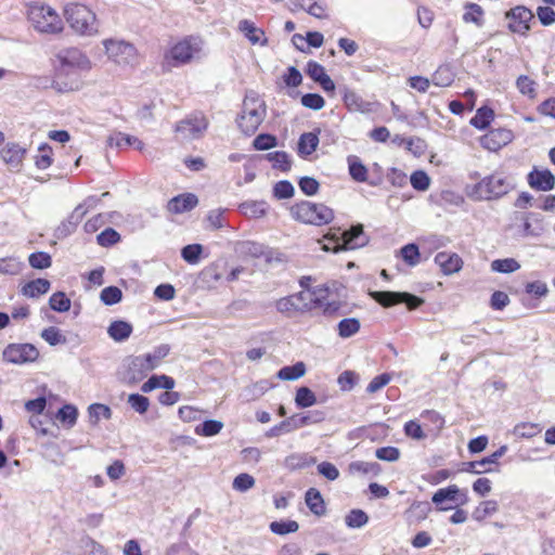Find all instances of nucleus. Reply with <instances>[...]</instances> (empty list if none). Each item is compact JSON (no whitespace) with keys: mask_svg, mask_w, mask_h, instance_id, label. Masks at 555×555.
<instances>
[{"mask_svg":"<svg viewBox=\"0 0 555 555\" xmlns=\"http://www.w3.org/2000/svg\"><path fill=\"white\" fill-rule=\"evenodd\" d=\"M516 186L511 175L495 171L475 184L466 186V195L474 201H496Z\"/></svg>","mask_w":555,"mask_h":555,"instance_id":"f257e3e1","label":"nucleus"},{"mask_svg":"<svg viewBox=\"0 0 555 555\" xmlns=\"http://www.w3.org/2000/svg\"><path fill=\"white\" fill-rule=\"evenodd\" d=\"M292 218L304 224L322 227L328 224L334 219L332 208L323 203H313L310 201H300L289 208Z\"/></svg>","mask_w":555,"mask_h":555,"instance_id":"f03ea898","label":"nucleus"},{"mask_svg":"<svg viewBox=\"0 0 555 555\" xmlns=\"http://www.w3.org/2000/svg\"><path fill=\"white\" fill-rule=\"evenodd\" d=\"M266 114L267 108L263 100L256 92L250 91L244 98L237 126L243 133L250 135L259 128Z\"/></svg>","mask_w":555,"mask_h":555,"instance_id":"7ed1b4c3","label":"nucleus"},{"mask_svg":"<svg viewBox=\"0 0 555 555\" xmlns=\"http://www.w3.org/2000/svg\"><path fill=\"white\" fill-rule=\"evenodd\" d=\"M204 41L199 37L189 36L177 42L165 54V61L169 66L178 67L185 65L203 55Z\"/></svg>","mask_w":555,"mask_h":555,"instance_id":"20e7f679","label":"nucleus"},{"mask_svg":"<svg viewBox=\"0 0 555 555\" xmlns=\"http://www.w3.org/2000/svg\"><path fill=\"white\" fill-rule=\"evenodd\" d=\"M321 305L322 298L314 296V293L305 291L282 297L275 301L276 310L287 318L310 311Z\"/></svg>","mask_w":555,"mask_h":555,"instance_id":"39448f33","label":"nucleus"},{"mask_svg":"<svg viewBox=\"0 0 555 555\" xmlns=\"http://www.w3.org/2000/svg\"><path fill=\"white\" fill-rule=\"evenodd\" d=\"M325 238L328 243L323 246V249L333 253L360 248L365 246L369 242V237L364 233L362 224L352 225L349 230L344 231L340 236L337 234H328Z\"/></svg>","mask_w":555,"mask_h":555,"instance_id":"423d86ee","label":"nucleus"},{"mask_svg":"<svg viewBox=\"0 0 555 555\" xmlns=\"http://www.w3.org/2000/svg\"><path fill=\"white\" fill-rule=\"evenodd\" d=\"M64 12L67 23L76 33L91 36L98 31L95 14L88 7L70 3Z\"/></svg>","mask_w":555,"mask_h":555,"instance_id":"0eeeda50","label":"nucleus"},{"mask_svg":"<svg viewBox=\"0 0 555 555\" xmlns=\"http://www.w3.org/2000/svg\"><path fill=\"white\" fill-rule=\"evenodd\" d=\"M28 21L41 34H57L63 30V22L50 7L33 5L28 10Z\"/></svg>","mask_w":555,"mask_h":555,"instance_id":"6e6552de","label":"nucleus"},{"mask_svg":"<svg viewBox=\"0 0 555 555\" xmlns=\"http://www.w3.org/2000/svg\"><path fill=\"white\" fill-rule=\"evenodd\" d=\"M103 46L108 59L118 65H133L138 61L137 49L128 41L105 39Z\"/></svg>","mask_w":555,"mask_h":555,"instance_id":"1a4fd4ad","label":"nucleus"},{"mask_svg":"<svg viewBox=\"0 0 555 555\" xmlns=\"http://www.w3.org/2000/svg\"><path fill=\"white\" fill-rule=\"evenodd\" d=\"M431 501L438 511L447 512L456 506L465 505L468 502V496L465 490H461L456 485H451L437 490L433 494Z\"/></svg>","mask_w":555,"mask_h":555,"instance_id":"9d476101","label":"nucleus"},{"mask_svg":"<svg viewBox=\"0 0 555 555\" xmlns=\"http://www.w3.org/2000/svg\"><path fill=\"white\" fill-rule=\"evenodd\" d=\"M370 296L386 308L403 302L413 310L424 302L421 297L406 292L374 291L370 292Z\"/></svg>","mask_w":555,"mask_h":555,"instance_id":"9b49d317","label":"nucleus"},{"mask_svg":"<svg viewBox=\"0 0 555 555\" xmlns=\"http://www.w3.org/2000/svg\"><path fill=\"white\" fill-rule=\"evenodd\" d=\"M153 371L144 357L132 356L125 360L121 379L127 384H137L143 380L147 374Z\"/></svg>","mask_w":555,"mask_h":555,"instance_id":"f8f14e48","label":"nucleus"},{"mask_svg":"<svg viewBox=\"0 0 555 555\" xmlns=\"http://www.w3.org/2000/svg\"><path fill=\"white\" fill-rule=\"evenodd\" d=\"M2 356L4 361L21 365L35 362L39 351L33 344H10L4 348Z\"/></svg>","mask_w":555,"mask_h":555,"instance_id":"ddd939ff","label":"nucleus"},{"mask_svg":"<svg viewBox=\"0 0 555 555\" xmlns=\"http://www.w3.org/2000/svg\"><path fill=\"white\" fill-rule=\"evenodd\" d=\"M55 57L60 63L61 69L68 68V69L88 70L91 68L90 60L78 48L61 49L55 54Z\"/></svg>","mask_w":555,"mask_h":555,"instance_id":"4468645a","label":"nucleus"},{"mask_svg":"<svg viewBox=\"0 0 555 555\" xmlns=\"http://www.w3.org/2000/svg\"><path fill=\"white\" fill-rule=\"evenodd\" d=\"M208 120L202 114L193 115L176 124L175 131L182 140H194L199 138L207 129Z\"/></svg>","mask_w":555,"mask_h":555,"instance_id":"2eb2a0df","label":"nucleus"},{"mask_svg":"<svg viewBox=\"0 0 555 555\" xmlns=\"http://www.w3.org/2000/svg\"><path fill=\"white\" fill-rule=\"evenodd\" d=\"M505 17L509 20L508 29L512 33L526 35L530 29V21L533 18L532 12L526 7L518 5L505 13Z\"/></svg>","mask_w":555,"mask_h":555,"instance_id":"dca6fc26","label":"nucleus"},{"mask_svg":"<svg viewBox=\"0 0 555 555\" xmlns=\"http://www.w3.org/2000/svg\"><path fill=\"white\" fill-rule=\"evenodd\" d=\"M514 139L512 130L506 128L491 129L480 138V145L491 152H496Z\"/></svg>","mask_w":555,"mask_h":555,"instance_id":"f3484780","label":"nucleus"},{"mask_svg":"<svg viewBox=\"0 0 555 555\" xmlns=\"http://www.w3.org/2000/svg\"><path fill=\"white\" fill-rule=\"evenodd\" d=\"M26 149L16 142H8L0 150V157L11 171H20Z\"/></svg>","mask_w":555,"mask_h":555,"instance_id":"a211bd4d","label":"nucleus"},{"mask_svg":"<svg viewBox=\"0 0 555 555\" xmlns=\"http://www.w3.org/2000/svg\"><path fill=\"white\" fill-rule=\"evenodd\" d=\"M527 182L531 189L547 192L555 188V176L550 169L533 168L527 176Z\"/></svg>","mask_w":555,"mask_h":555,"instance_id":"6ab92c4d","label":"nucleus"},{"mask_svg":"<svg viewBox=\"0 0 555 555\" xmlns=\"http://www.w3.org/2000/svg\"><path fill=\"white\" fill-rule=\"evenodd\" d=\"M507 451V446H501L495 452L491 455L483 457L480 461H472L465 463V472H469L473 474H483L491 473L494 470L493 465H498V460L503 456Z\"/></svg>","mask_w":555,"mask_h":555,"instance_id":"aec40b11","label":"nucleus"},{"mask_svg":"<svg viewBox=\"0 0 555 555\" xmlns=\"http://www.w3.org/2000/svg\"><path fill=\"white\" fill-rule=\"evenodd\" d=\"M198 204V198L193 193H183L172 197L167 205V208L172 214H183L192 210Z\"/></svg>","mask_w":555,"mask_h":555,"instance_id":"412c9836","label":"nucleus"},{"mask_svg":"<svg viewBox=\"0 0 555 555\" xmlns=\"http://www.w3.org/2000/svg\"><path fill=\"white\" fill-rule=\"evenodd\" d=\"M435 262L446 275L459 272L463 266V261L457 254L446 251L438 253L435 257Z\"/></svg>","mask_w":555,"mask_h":555,"instance_id":"4be33fe9","label":"nucleus"},{"mask_svg":"<svg viewBox=\"0 0 555 555\" xmlns=\"http://www.w3.org/2000/svg\"><path fill=\"white\" fill-rule=\"evenodd\" d=\"M238 30L249 40L251 44L267 46L268 39L264 31L255 26L249 20H242L238 23Z\"/></svg>","mask_w":555,"mask_h":555,"instance_id":"5701e85b","label":"nucleus"},{"mask_svg":"<svg viewBox=\"0 0 555 555\" xmlns=\"http://www.w3.org/2000/svg\"><path fill=\"white\" fill-rule=\"evenodd\" d=\"M325 417V412L321 410L308 411L302 414H294L291 416L295 430L305 426L322 423Z\"/></svg>","mask_w":555,"mask_h":555,"instance_id":"b1692460","label":"nucleus"},{"mask_svg":"<svg viewBox=\"0 0 555 555\" xmlns=\"http://www.w3.org/2000/svg\"><path fill=\"white\" fill-rule=\"evenodd\" d=\"M269 207L266 201H246L238 206V209L244 216L258 219L267 215Z\"/></svg>","mask_w":555,"mask_h":555,"instance_id":"393cba45","label":"nucleus"},{"mask_svg":"<svg viewBox=\"0 0 555 555\" xmlns=\"http://www.w3.org/2000/svg\"><path fill=\"white\" fill-rule=\"evenodd\" d=\"M133 327L132 325L122 320L113 321L107 327L108 336L115 341H125L132 334Z\"/></svg>","mask_w":555,"mask_h":555,"instance_id":"a878e982","label":"nucleus"},{"mask_svg":"<svg viewBox=\"0 0 555 555\" xmlns=\"http://www.w3.org/2000/svg\"><path fill=\"white\" fill-rule=\"evenodd\" d=\"M305 501L311 513L315 516H323L325 514V503L321 492L318 489H308L305 494Z\"/></svg>","mask_w":555,"mask_h":555,"instance_id":"bb28decb","label":"nucleus"},{"mask_svg":"<svg viewBox=\"0 0 555 555\" xmlns=\"http://www.w3.org/2000/svg\"><path fill=\"white\" fill-rule=\"evenodd\" d=\"M50 286L51 284L47 279L39 278L26 283L22 288V294L29 298H37L48 293Z\"/></svg>","mask_w":555,"mask_h":555,"instance_id":"cd10ccee","label":"nucleus"},{"mask_svg":"<svg viewBox=\"0 0 555 555\" xmlns=\"http://www.w3.org/2000/svg\"><path fill=\"white\" fill-rule=\"evenodd\" d=\"M86 214L87 209L83 208V205H78L68 216V218L64 222H62L57 231L63 235L70 234L76 229L78 223L82 220Z\"/></svg>","mask_w":555,"mask_h":555,"instance_id":"c85d7f7f","label":"nucleus"},{"mask_svg":"<svg viewBox=\"0 0 555 555\" xmlns=\"http://www.w3.org/2000/svg\"><path fill=\"white\" fill-rule=\"evenodd\" d=\"M175 387V379L167 375H153L141 387L143 392H150L156 388L171 390Z\"/></svg>","mask_w":555,"mask_h":555,"instance_id":"c756f323","label":"nucleus"},{"mask_svg":"<svg viewBox=\"0 0 555 555\" xmlns=\"http://www.w3.org/2000/svg\"><path fill=\"white\" fill-rule=\"evenodd\" d=\"M319 145V137L314 132H305L298 140V154L307 157L311 155Z\"/></svg>","mask_w":555,"mask_h":555,"instance_id":"7c9ffc66","label":"nucleus"},{"mask_svg":"<svg viewBox=\"0 0 555 555\" xmlns=\"http://www.w3.org/2000/svg\"><path fill=\"white\" fill-rule=\"evenodd\" d=\"M464 14H463V21L464 23H473L477 27L483 26V15L485 11L481 8V5L473 2H467L464 5Z\"/></svg>","mask_w":555,"mask_h":555,"instance_id":"2f4dec72","label":"nucleus"},{"mask_svg":"<svg viewBox=\"0 0 555 555\" xmlns=\"http://www.w3.org/2000/svg\"><path fill=\"white\" fill-rule=\"evenodd\" d=\"M494 112L488 106H481L477 109L475 116L470 119V125L479 130H485L493 120Z\"/></svg>","mask_w":555,"mask_h":555,"instance_id":"473e14b6","label":"nucleus"},{"mask_svg":"<svg viewBox=\"0 0 555 555\" xmlns=\"http://www.w3.org/2000/svg\"><path fill=\"white\" fill-rule=\"evenodd\" d=\"M347 160L350 177L357 182H365L367 180V168L359 157L349 156Z\"/></svg>","mask_w":555,"mask_h":555,"instance_id":"72a5a7b5","label":"nucleus"},{"mask_svg":"<svg viewBox=\"0 0 555 555\" xmlns=\"http://www.w3.org/2000/svg\"><path fill=\"white\" fill-rule=\"evenodd\" d=\"M361 324L357 318H345L337 324L338 336L349 338L360 331Z\"/></svg>","mask_w":555,"mask_h":555,"instance_id":"f704fd0d","label":"nucleus"},{"mask_svg":"<svg viewBox=\"0 0 555 555\" xmlns=\"http://www.w3.org/2000/svg\"><path fill=\"white\" fill-rule=\"evenodd\" d=\"M264 157L272 164L274 169H279L281 171H288L291 169L292 163L289 155L284 151L271 152L266 154Z\"/></svg>","mask_w":555,"mask_h":555,"instance_id":"c9c22d12","label":"nucleus"},{"mask_svg":"<svg viewBox=\"0 0 555 555\" xmlns=\"http://www.w3.org/2000/svg\"><path fill=\"white\" fill-rule=\"evenodd\" d=\"M170 352V347L167 344L159 345L153 349L152 352L146 354H142L149 365L152 366V370H155L159 366L162 360L166 358Z\"/></svg>","mask_w":555,"mask_h":555,"instance_id":"e433bc0d","label":"nucleus"},{"mask_svg":"<svg viewBox=\"0 0 555 555\" xmlns=\"http://www.w3.org/2000/svg\"><path fill=\"white\" fill-rule=\"evenodd\" d=\"M314 462V457H309L307 454L293 453L285 457L284 465L285 467L295 470L310 466Z\"/></svg>","mask_w":555,"mask_h":555,"instance_id":"4c0bfd02","label":"nucleus"},{"mask_svg":"<svg viewBox=\"0 0 555 555\" xmlns=\"http://www.w3.org/2000/svg\"><path fill=\"white\" fill-rule=\"evenodd\" d=\"M315 402H317V397L310 388L302 386L297 389L296 396H295V403H296L297 408H299V409L310 408L313 404H315Z\"/></svg>","mask_w":555,"mask_h":555,"instance_id":"58836bf2","label":"nucleus"},{"mask_svg":"<svg viewBox=\"0 0 555 555\" xmlns=\"http://www.w3.org/2000/svg\"><path fill=\"white\" fill-rule=\"evenodd\" d=\"M306 373V366L302 362H297L294 365L282 367L278 372V377L283 380H296L304 376Z\"/></svg>","mask_w":555,"mask_h":555,"instance_id":"ea45409f","label":"nucleus"},{"mask_svg":"<svg viewBox=\"0 0 555 555\" xmlns=\"http://www.w3.org/2000/svg\"><path fill=\"white\" fill-rule=\"evenodd\" d=\"M400 256L403 261L410 266L415 267L420 263V249L415 243H409L400 248Z\"/></svg>","mask_w":555,"mask_h":555,"instance_id":"a19ab883","label":"nucleus"},{"mask_svg":"<svg viewBox=\"0 0 555 555\" xmlns=\"http://www.w3.org/2000/svg\"><path fill=\"white\" fill-rule=\"evenodd\" d=\"M271 532L278 535H285L288 533L297 532L299 525L295 520H279L272 521L269 526Z\"/></svg>","mask_w":555,"mask_h":555,"instance_id":"79ce46f5","label":"nucleus"},{"mask_svg":"<svg viewBox=\"0 0 555 555\" xmlns=\"http://www.w3.org/2000/svg\"><path fill=\"white\" fill-rule=\"evenodd\" d=\"M223 428V423L217 420H207L195 428L198 436L211 437L218 435Z\"/></svg>","mask_w":555,"mask_h":555,"instance_id":"37998d69","label":"nucleus"},{"mask_svg":"<svg viewBox=\"0 0 555 555\" xmlns=\"http://www.w3.org/2000/svg\"><path fill=\"white\" fill-rule=\"evenodd\" d=\"M264 245L260 244V243H257V242H251V241H246V242H243L240 244V247H238V251L241 255L245 256V257H251V258H260L264 255Z\"/></svg>","mask_w":555,"mask_h":555,"instance_id":"c03bdc74","label":"nucleus"},{"mask_svg":"<svg viewBox=\"0 0 555 555\" xmlns=\"http://www.w3.org/2000/svg\"><path fill=\"white\" fill-rule=\"evenodd\" d=\"M78 416V410L73 404H65L63 405L56 414V418L63 423L66 424L68 427H73L77 422Z\"/></svg>","mask_w":555,"mask_h":555,"instance_id":"a18cd8bd","label":"nucleus"},{"mask_svg":"<svg viewBox=\"0 0 555 555\" xmlns=\"http://www.w3.org/2000/svg\"><path fill=\"white\" fill-rule=\"evenodd\" d=\"M346 526L349 528H361L369 522L367 514L362 509H351L345 517Z\"/></svg>","mask_w":555,"mask_h":555,"instance_id":"49530a36","label":"nucleus"},{"mask_svg":"<svg viewBox=\"0 0 555 555\" xmlns=\"http://www.w3.org/2000/svg\"><path fill=\"white\" fill-rule=\"evenodd\" d=\"M351 474L376 475L379 472V465L375 462L356 461L349 464Z\"/></svg>","mask_w":555,"mask_h":555,"instance_id":"de8ad7c7","label":"nucleus"},{"mask_svg":"<svg viewBox=\"0 0 555 555\" xmlns=\"http://www.w3.org/2000/svg\"><path fill=\"white\" fill-rule=\"evenodd\" d=\"M88 414L92 424H98L101 417L109 420L112 416V410L109 406L102 403H92L88 408Z\"/></svg>","mask_w":555,"mask_h":555,"instance_id":"09e8293b","label":"nucleus"},{"mask_svg":"<svg viewBox=\"0 0 555 555\" xmlns=\"http://www.w3.org/2000/svg\"><path fill=\"white\" fill-rule=\"evenodd\" d=\"M49 306L56 312H66L70 309V299L63 292H56L51 295Z\"/></svg>","mask_w":555,"mask_h":555,"instance_id":"8fccbe9b","label":"nucleus"},{"mask_svg":"<svg viewBox=\"0 0 555 555\" xmlns=\"http://www.w3.org/2000/svg\"><path fill=\"white\" fill-rule=\"evenodd\" d=\"M100 299L104 305L113 306L122 299V292L117 286H107L101 291Z\"/></svg>","mask_w":555,"mask_h":555,"instance_id":"3c124183","label":"nucleus"},{"mask_svg":"<svg viewBox=\"0 0 555 555\" xmlns=\"http://www.w3.org/2000/svg\"><path fill=\"white\" fill-rule=\"evenodd\" d=\"M202 253L203 246L201 244H190L181 249V257L185 262L196 264L199 262Z\"/></svg>","mask_w":555,"mask_h":555,"instance_id":"603ef678","label":"nucleus"},{"mask_svg":"<svg viewBox=\"0 0 555 555\" xmlns=\"http://www.w3.org/2000/svg\"><path fill=\"white\" fill-rule=\"evenodd\" d=\"M28 262L31 268L42 270L51 267L52 258L46 251H36L29 255Z\"/></svg>","mask_w":555,"mask_h":555,"instance_id":"864d4df0","label":"nucleus"},{"mask_svg":"<svg viewBox=\"0 0 555 555\" xmlns=\"http://www.w3.org/2000/svg\"><path fill=\"white\" fill-rule=\"evenodd\" d=\"M22 268L23 263L15 257L0 258V274L16 275Z\"/></svg>","mask_w":555,"mask_h":555,"instance_id":"5fc2aeb1","label":"nucleus"},{"mask_svg":"<svg viewBox=\"0 0 555 555\" xmlns=\"http://www.w3.org/2000/svg\"><path fill=\"white\" fill-rule=\"evenodd\" d=\"M519 268L520 264L513 258L496 259L491 262L492 271L500 273H512Z\"/></svg>","mask_w":555,"mask_h":555,"instance_id":"6e6d98bb","label":"nucleus"},{"mask_svg":"<svg viewBox=\"0 0 555 555\" xmlns=\"http://www.w3.org/2000/svg\"><path fill=\"white\" fill-rule=\"evenodd\" d=\"M41 338L44 339L50 346H56L66 343V337L62 334L61 330L55 326H49L41 332Z\"/></svg>","mask_w":555,"mask_h":555,"instance_id":"4d7b16f0","label":"nucleus"},{"mask_svg":"<svg viewBox=\"0 0 555 555\" xmlns=\"http://www.w3.org/2000/svg\"><path fill=\"white\" fill-rule=\"evenodd\" d=\"M127 402L131 406V409L139 414L146 413L150 408L149 398L140 393L129 395Z\"/></svg>","mask_w":555,"mask_h":555,"instance_id":"13d9d810","label":"nucleus"},{"mask_svg":"<svg viewBox=\"0 0 555 555\" xmlns=\"http://www.w3.org/2000/svg\"><path fill=\"white\" fill-rule=\"evenodd\" d=\"M343 99L346 106L352 111H362L364 101L362 98L357 94L354 91L350 90L347 87L343 89Z\"/></svg>","mask_w":555,"mask_h":555,"instance_id":"bf43d9fd","label":"nucleus"},{"mask_svg":"<svg viewBox=\"0 0 555 555\" xmlns=\"http://www.w3.org/2000/svg\"><path fill=\"white\" fill-rule=\"evenodd\" d=\"M278 145V139L270 133L258 134L253 142V146L257 151H267Z\"/></svg>","mask_w":555,"mask_h":555,"instance_id":"052dcab7","label":"nucleus"},{"mask_svg":"<svg viewBox=\"0 0 555 555\" xmlns=\"http://www.w3.org/2000/svg\"><path fill=\"white\" fill-rule=\"evenodd\" d=\"M516 87L519 92L529 98H534L537 95L535 91V82L531 78L526 75H520L516 80Z\"/></svg>","mask_w":555,"mask_h":555,"instance_id":"680f3d73","label":"nucleus"},{"mask_svg":"<svg viewBox=\"0 0 555 555\" xmlns=\"http://www.w3.org/2000/svg\"><path fill=\"white\" fill-rule=\"evenodd\" d=\"M295 189L287 180H281L273 188V195L278 199H287L294 196Z\"/></svg>","mask_w":555,"mask_h":555,"instance_id":"e2e57ef3","label":"nucleus"},{"mask_svg":"<svg viewBox=\"0 0 555 555\" xmlns=\"http://www.w3.org/2000/svg\"><path fill=\"white\" fill-rule=\"evenodd\" d=\"M120 235L113 228H106L96 236V242L100 246L108 247L119 242Z\"/></svg>","mask_w":555,"mask_h":555,"instance_id":"0e129e2a","label":"nucleus"},{"mask_svg":"<svg viewBox=\"0 0 555 555\" xmlns=\"http://www.w3.org/2000/svg\"><path fill=\"white\" fill-rule=\"evenodd\" d=\"M255 486V478L246 473L238 474L232 483L234 490L245 492Z\"/></svg>","mask_w":555,"mask_h":555,"instance_id":"69168bd1","label":"nucleus"},{"mask_svg":"<svg viewBox=\"0 0 555 555\" xmlns=\"http://www.w3.org/2000/svg\"><path fill=\"white\" fill-rule=\"evenodd\" d=\"M299 189L307 196H313L319 192L320 183L312 177H301L298 182Z\"/></svg>","mask_w":555,"mask_h":555,"instance_id":"338daca9","label":"nucleus"},{"mask_svg":"<svg viewBox=\"0 0 555 555\" xmlns=\"http://www.w3.org/2000/svg\"><path fill=\"white\" fill-rule=\"evenodd\" d=\"M410 182L417 191H426L429 188L430 179L423 170H416L411 175Z\"/></svg>","mask_w":555,"mask_h":555,"instance_id":"774afa93","label":"nucleus"}]
</instances>
